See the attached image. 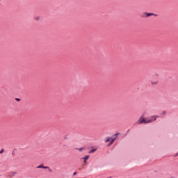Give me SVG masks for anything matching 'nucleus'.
Listing matches in <instances>:
<instances>
[{
    "label": "nucleus",
    "instance_id": "obj_4",
    "mask_svg": "<svg viewBox=\"0 0 178 178\" xmlns=\"http://www.w3.org/2000/svg\"><path fill=\"white\" fill-rule=\"evenodd\" d=\"M43 168H44V164H41L37 167V169H43Z\"/></svg>",
    "mask_w": 178,
    "mask_h": 178
},
{
    "label": "nucleus",
    "instance_id": "obj_5",
    "mask_svg": "<svg viewBox=\"0 0 178 178\" xmlns=\"http://www.w3.org/2000/svg\"><path fill=\"white\" fill-rule=\"evenodd\" d=\"M111 138H112L106 137V140H105V143H109V141H111Z\"/></svg>",
    "mask_w": 178,
    "mask_h": 178
},
{
    "label": "nucleus",
    "instance_id": "obj_20",
    "mask_svg": "<svg viewBox=\"0 0 178 178\" xmlns=\"http://www.w3.org/2000/svg\"><path fill=\"white\" fill-rule=\"evenodd\" d=\"M175 156H178V153L176 154Z\"/></svg>",
    "mask_w": 178,
    "mask_h": 178
},
{
    "label": "nucleus",
    "instance_id": "obj_9",
    "mask_svg": "<svg viewBox=\"0 0 178 178\" xmlns=\"http://www.w3.org/2000/svg\"><path fill=\"white\" fill-rule=\"evenodd\" d=\"M77 149H78V151L81 152V151L84 150V147H81V148H79Z\"/></svg>",
    "mask_w": 178,
    "mask_h": 178
},
{
    "label": "nucleus",
    "instance_id": "obj_12",
    "mask_svg": "<svg viewBox=\"0 0 178 178\" xmlns=\"http://www.w3.org/2000/svg\"><path fill=\"white\" fill-rule=\"evenodd\" d=\"M43 169H49V166H44L43 165Z\"/></svg>",
    "mask_w": 178,
    "mask_h": 178
},
{
    "label": "nucleus",
    "instance_id": "obj_19",
    "mask_svg": "<svg viewBox=\"0 0 178 178\" xmlns=\"http://www.w3.org/2000/svg\"><path fill=\"white\" fill-rule=\"evenodd\" d=\"M14 152H14V151H13L12 155L15 154V153H14Z\"/></svg>",
    "mask_w": 178,
    "mask_h": 178
},
{
    "label": "nucleus",
    "instance_id": "obj_1",
    "mask_svg": "<svg viewBox=\"0 0 178 178\" xmlns=\"http://www.w3.org/2000/svg\"><path fill=\"white\" fill-rule=\"evenodd\" d=\"M155 120H156V118L155 117H154L153 120H147L144 118V115H142L135 124H147V123H152V122H155Z\"/></svg>",
    "mask_w": 178,
    "mask_h": 178
},
{
    "label": "nucleus",
    "instance_id": "obj_22",
    "mask_svg": "<svg viewBox=\"0 0 178 178\" xmlns=\"http://www.w3.org/2000/svg\"><path fill=\"white\" fill-rule=\"evenodd\" d=\"M129 131H130V130H129V129H128L127 133H129Z\"/></svg>",
    "mask_w": 178,
    "mask_h": 178
},
{
    "label": "nucleus",
    "instance_id": "obj_3",
    "mask_svg": "<svg viewBox=\"0 0 178 178\" xmlns=\"http://www.w3.org/2000/svg\"><path fill=\"white\" fill-rule=\"evenodd\" d=\"M90 158V155L85 156L84 157L82 158L83 159L84 163H87V160Z\"/></svg>",
    "mask_w": 178,
    "mask_h": 178
},
{
    "label": "nucleus",
    "instance_id": "obj_15",
    "mask_svg": "<svg viewBox=\"0 0 178 178\" xmlns=\"http://www.w3.org/2000/svg\"><path fill=\"white\" fill-rule=\"evenodd\" d=\"M5 150L3 149H2L1 151H0V154H3V152H4Z\"/></svg>",
    "mask_w": 178,
    "mask_h": 178
},
{
    "label": "nucleus",
    "instance_id": "obj_17",
    "mask_svg": "<svg viewBox=\"0 0 178 178\" xmlns=\"http://www.w3.org/2000/svg\"><path fill=\"white\" fill-rule=\"evenodd\" d=\"M114 136H115V137H118V136H119V133L115 134Z\"/></svg>",
    "mask_w": 178,
    "mask_h": 178
},
{
    "label": "nucleus",
    "instance_id": "obj_21",
    "mask_svg": "<svg viewBox=\"0 0 178 178\" xmlns=\"http://www.w3.org/2000/svg\"><path fill=\"white\" fill-rule=\"evenodd\" d=\"M152 84H156V82L152 83Z\"/></svg>",
    "mask_w": 178,
    "mask_h": 178
},
{
    "label": "nucleus",
    "instance_id": "obj_8",
    "mask_svg": "<svg viewBox=\"0 0 178 178\" xmlns=\"http://www.w3.org/2000/svg\"><path fill=\"white\" fill-rule=\"evenodd\" d=\"M35 20H36L37 22H38V20H41V17H35Z\"/></svg>",
    "mask_w": 178,
    "mask_h": 178
},
{
    "label": "nucleus",
    "instance_id": "obj_14",
    "mask_svg": "<svg viewBox=\"0 0 178 178\" xmlns=\"http://www.w3.org/2000/svg\"><path fill=\"white\" fill-rule=\"evenodd\" d=\"M47 169H49V172H50V173H52V169H51L49 167V168H47Z\"/></svg>",
    "mask_w": 178,
    "mask_h": 178
},
{
    "label": "nucleus",
    "instance_id": "obj_18",
    "mask_svg": "<svg viewBox=\"0 0 178 178\" xmlns=\"http://www.w3.org/2000/svg\"><path fill=\"white\" fill-rule=\"evenodd\" d=\"M76 175H77V172H74L73 173V176H76Z\"/></svg>",
    "mask_w": 178,
    "mask_h": 178
},
{
    "label": "nucleus",
    "instance_id": "obj_7",
    "mask_svg": "<svg viewBox=\"0 0 178 178\" xmlns=\"http://www.w3.org/2000/svg\"><path fill=\"white\" fill-rule=\"evenodd\" d=\"M97 151V149H92L89 152V154H92V152H95Z\"/></svg>",
    "mask_w": 178,
    "mask_h": 178
},
{
    "label": "nucleus",
    "instance_id": "obj_10",
    "mask_svg": "<svg viewBox=\"0 0 178 178\" xmlns=\"http://www.w3.org/2000/svg\"><path fill=\"white\" fill-rule=\"evenodd\" d=\"M10 175H12V176H15L16 175V172H10Z\"/></svg>",
    "mask_w": 178,
    "mask_h": 178
},
{
    "label": "nucleus",
    "instance_id": "obj_2",
    "mask_svg": "<svg viewBox=\"0 0 178 178\" xmlns=\"http://www.w3.org/2000/svg\"><path fill=\"white\" fill-rule=\"evenodd\" d=\"M150 16H158V15L152 13H144L141 17H149Z\"/></svg>",
    "mask_w": 178,
    "mask_h": 178
},
{
    "label": "nucleus",
    "instance_id": "obj_13",
    "mask_svg": "<svg viewBox=\"0 0 178 178\" xmlns=\"http://www.w3.org/2000/svg\"><path fill=\"white\" fill-rule=\"evenodd\" d=\"M113 143H112V142H110L108 144V147H111V145H112Z\"/></svg>",
    "mask_w": 178,
    "mask_h": 178
},
{
    "label": "nucleus",
    "instance_id": "obj_16",
    "mask_svg": "<svg viewBox=\"0 0 178 178\" xmlns=\"http://www.w3.org/2000/svg\"><path fill=\"white\" fill-rule=\"evenodd\" d=\"M15 101H17V102L20 101V98H15Z\"/></svg>",
    "mask_w": 178,
    "mask_h": 178
},
{
    "label": "nucleus",
    "instance_id": "obj_11",
    "mask_svg": "<svg viewBox=\"0 0 178 178\" xmlns=\"http://www.w3.org/2000/svg\"><path fill=\"white\" fill-rule=\"evenodd\" d=\"M161 115H162L163 116H165V115H166V111H163V112L161 113Z\"/></svg>",
    "mask_w": 178,
    "mask_h": 178
},
{
    "label": "nucleus",
    "instance_id": "obj_6",
    "mask_svg": "<svg viewBox=\"0 0 178 178\" xmlns=\"http://www.w3.org/2000/svg\"><path fill=\"white\" fill-rule=\"evenodd\" d=\"M116 138H118V137H114L113 138H111V143L113 144V143H115V140H116Z\"/></svg>",
    "mask_w": 178,
    "mask_h": 178
}]
</instances>
